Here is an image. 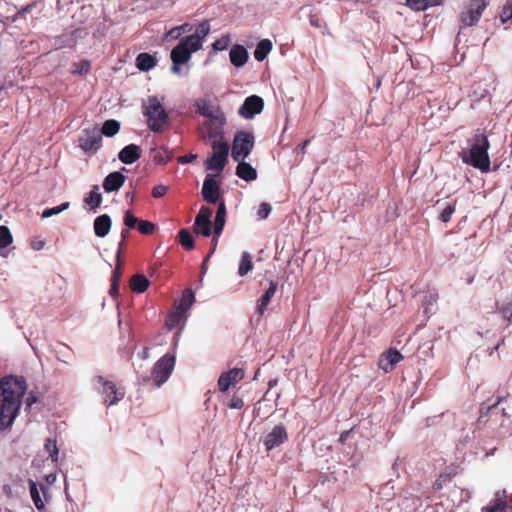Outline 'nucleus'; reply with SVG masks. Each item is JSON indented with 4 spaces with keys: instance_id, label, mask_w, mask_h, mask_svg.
Here are the masks:
<instances>
[{
    "instance_id": "1",
    "label": "nucleus",
    "mask_w": 512,
    "mask_h": 512,
    "mask_svg": "<svg viewBox=\"0 0 512 512\" xmlns=\"http://www.w3.org/2000/svg\"><path fill=\"white\" fill-rule=\"evenodd\" d=\"M26 390L27 383L24 376L8 375L0 380V397L2 398L0 428L2 430L12 427L19 414Z\"/></svg>"
},
{
    "instance_id": "2",
    "label": "nucleus",
    "mask_w": 512,
    "mask_h": 512,
    "mask_svg": "<svg viewBox=\"0 0 512 512\" xmlns=\"http://www.w3.org/2000/svg\"><path fill=\"white\" fill-rule=\"evenodd\" d=\"M469 149L460 152L463 163L480 170L483 173L490 171V157L488 150L490 142L487 135L476 133L468 140Z\"/></svg>"
},
{
    "instance_id": "3",
    "label": "nucleus",
    "mask_w": 512,
    "mask_h": 512,
    "mask_svg": "<svg viewBox=\"0 0 512 512\" xmlns=\"http://www.w3.org/2000/svg\"><path fill=\"white\" fill-rule=\"evenodd\" d=\"M143 114L151 131L158 133L168 123L169 117L156 96H150L148 103L143 105Z\"/></svg>"
},
{
    "instance_id": "4",
    "label": "nucleus",
    "mask_w": 512,
    "mask_h": 512,
    "mask_svg": "<svg viewBox=\"0 0 512 512\" xmlns=\"http://www.w3.org/2000/svg\"><path fill=\"white\" fill-rule=\"evenodd\" d=\"M176 364L175 353H166L160 357L152 368V378L157 387H161L170 378Z\"/></svg>"
},
{
    "instance_id": "5",
    "label": "nucleus",
    "mask_w": 512,
    "mask_h": 512,
    "mask_svg": "<svg viewBox=\"0 0 512 512\" xmlns=\"http://www.w3.org/2000/svg\"><path fill=\"white\" fill-rule=\"evenodd\" d=\"M254 134L248 131H237L232 142L231 156L233 160H245L253 150Z\"/></svg>"
},
{
    "instance_id": "6",
    "label": "nucleus",
    "mask_w": 512,
    "mask_h": 512,
    "mask_svg": "<svg viewBox=\"0 0 512 512\" xmlns=\"http://www.w3.org/2000/svg\"><path fill=\"white\" fill-rule=\"evenodd\" d=\"M78 147L87 155L96 154L102 147V137L99 128H84L78 138Z\"/></svg>"
},
{
    "instance_id": "7",
    "label": "nucleus",
    "mask_w": 512,
    "mask_h": 512,
    "mask_svg": "<svg viewBox=\"0 0 512 512\" xmlns=\"http://www.w3.org/2000/svg\"><path fill=\"white\" fill-rule=\"evenodd\" d=\"M488 2L486 0H469L467 5L459 14V20L464 27L475 26L484 10L487 8Z\"/></svg>"
},
{
    "instance_id": "8",
    "label": "nucleus",
    "mask_w": 512,
    "mask_h": 512,
    "mask_svg": "<svg viewBox=\"0 0 512 512\" xmlns=\"http://www.w3.org/2000/svg\"><path fill=\"white\" fill-rule=\"evenodd\" d=\"M214 152L206 159V170L223 171L229 155V144L227 142L211 143Z\"/></svg>"
},
{
    "instance_id": "9",
    "label": "nucleus",
    "mask_w": 512,
    "mask_h": 512,
    "mask_svg": "<svg viewBox=\"0 0 512 512\" xmlns=\"http://www.w3.org/2000/svg\"><path fill=\"white\" fill-rule=\"evenodd\" d=\"M266 452L279 448L288 441V432L284 424L275 425L261 439Z\"/></svg>"
},
{
    "instance_id": "10",
    "label": "nucleus",
    "mask_w": 512,
    "mask_h": 512,
    "mask_svg": "<svg viewBox=\"0 0 512 512\" xmlns=\"http://www.w3.org/2000/svg\"><path fill=\"white\" fill-rule=\"evenodd\" d=\"M93 383L98 391L103 395L104 403L107 406L115 405L123 398L122 394H118L114 383L106 380L104 377L95 376L93 378Z\"/></svg>"
},
{
    "instance_id": "11",
    "label": "nucleus",
    "mask_w": 512,
    "mask_h": 512,
    "mask_svg": "<svg viewBox=\"0 0 512 512\" xmlns=\"http://www.w3.org/2000/svg\"><path fill=\"white\" fill-rule=\"evenodd\" d=\"M226 116L217 115L215 120H206L204 127L206 129V135L204 138L209 139L211 143H221L224 138L225 132L224 127L226 125Z\"/></svg>"
},
{
    "instance_id": "12",
    "label": "nucleus",
    "mask_w": 512,
    "mask_h": 512,
    "mask_svg": "<svg viewBox=\"0 0 512 512\" xmlns=\"http://www.w3.org/2000/svg\"><path fill=\"white\" fill-rule=\"evenodd\" d=\"M264 109V100L258 95H250L245 98L244 102L238 109V114L246 120L253 119Z\"/></svg>"
},
{
    "instance_id": "13",
    "label": "nucleus",
    "mask_w": 512,
    "mask_h": 512,
    "mask_svg": "<svg viewBox=\"0 0 512 512\" xmlns=\"http://www.w3.org/2000/svg\"><path fill=\"white\" fill-rule=\"evenodd\" d=\"M204 201L209 204H216L220 199V182L212 174H207L201 190Z\"/></svg>"
},
{
    "instance_id": "14",
    "label": "nucleus",
    "mask_w": 512,
    "mask_h": 512,
    "mask_svg": "<svg viewBox=\"0 0 512 512\" xmlns=\"http://www.w3.org/2000/svg\"><path fill=\"white\" fill-rule=\"evenodd\" d=\"M189 41L190 38H180L178 44L171 50V60L180 61L181 63L186 64L191 59L192 54L197 52L198 49L194 48Z\"/></svg>"
},
{
    "instance_id": "15",
    "label": "nucleus",
    "mask_w": 512,
    "mask_h": 512,
    "mask_svg": "<svg viewBox=\"0 0 512 512\" xmlns=\"http://www.w3.org/2000/svg\"><path fill=\"white\" fill-rule=\"evenodd\" d=\"M194 106L196 107L197 113L207 118V120H215L217 115H225L221 107L218 104L213 103L208 98H199L195 101Z\"/></svg>"
},
{
    "instance_id": "16",
    "label": "nucleus",
    "mask_w": 512,
    "mask_h": 512,
    "mask_svg": "<svg viewBox=\"0 0 512 512\" xmlns=\"http://www.w3.org/2000/svg\"><path fill=\"white\" fill-rule=\"evenodd\" d=\"M245 376V372L243 368H232L226 372L221 373L218 379V389L221 392H225L229 389V387L239 381H241Z\"/></svg>"
},
{
    "instance_id": "17",
    "label": "nucleus",
    "mask_w": 512,
    "mask_h": 512,
    "mask_svg": "<svg viewBox=\"0 0 512 512\" xmlns=\"http://www.w3.org/2000/svg\"><path fill=\"white\" fill-rule=\"evenodd\" d=\"M122 171H126V168L123 167L120 171L111 172L104 178L102 187L106 193L116 192L124 185L126 176Z\"/></svg>"
},
{
    "instance_id": "18",
    "label": "nucleus",
    "mask_w": 512,
    "mask_h": 512,
    "mask_svg": "<svg viewBox=\"0 0 512 512\" xmlns=\"http://www.w3.org/2000/svg\"><path fill=\"white\" fill-rule=\"evenodd\" d=\"M142 149L137 144H128L118 153V159L125 165H130L140 159Z\"/></svg>"
},
{
    "instance_id": "19",
    "label": "nucleus",
    "mask_w": 512,
    "mask_h": 512,
    "mask_svg": "<svg viewBox=\"0 0 512 512\" xmlns=\"http://www.w3.org/2000/svg\"><path fill=\"white\" fill-rule=\"evenodd\" d=\"M85 35H87V32L84 29L75 28L59 35L57 42L61 47L72 48L77 44V41Z\"/></svg>"
},
{
    "instance_id": "20",
    "label": "nucleus",
    "mask_w": 512,
    "mask_h": 512,
    "mask_svg": "<svg viewBox=\"0 0 512 512\" xmlns=\"http://www.w3.org/2000/svg\"><path fill=\"white\" fill-rule=\"evenodd\" d=\"M505 400H506V397L498 396L497 401L495 403L487 405V406L485 404H482V406L480 408V414H481L480 418L494 417L495 418L494 421H497L499 414L501 417H506L507 413H506L505 408H499V404H501Z\"/></svg>"
},
{
    "instance_id": "21",
    "label": "nucleus",
    "mask_w": 512,
    "mask_h": 512,
    "mask_svg": "<svg viewBox=\"0 0 512 512\" xmlns=\"http://www.w3.org/2000/svg\"><path fill=\"white\" fill-rule=\"evenodd\" d=\"M210 24L208 21L201 22L195 29V32L191 35L184 36V38H190V43L194 48L200 50L203 46V40L210 33Z\"/></svg>"
},
{
    "instance_id": "22",
    "label": "nucleus",
    "mask_w": 512,
    "mask_h": 512,
    "mask_svg": "<svg viewBox=\"0 0 512 512\" xmlns=\"http://www.w3.org/2000/svg\"><path fill=\"white\" fill-rule=\"evenodd\" d=\"M229 59L234 67L241 68L247 63L249 54L243 45L235 44L230 49Z\"/></svg>"
},
{
    "instance_id": "23",
    "label": "nucleus",
    "mask_w": 512,
    "mask_h": 512,
    "mask_svg": "<svg viewBox=\"0 0 512 512\" xmlns=\"http://www.w3.org/2000/svg\"><path fill=\"white\" fill-rule=\"evenodd\" d=\"M28 485H29L30 496L34 503V506L36 507V509L39 512H42L45 508V503L41 499L40 490L42 491L43 495L46 496V493L48 492V487H46L42 484L39 487L37 482L32 479H28Z\"/></svg>"
},
{
    "instance_id": "24",
    "label": "nucleus",
    "mask_w": 512,
    "mask_h": 512,
    "mask_svg": "<svg viewBox=\"0 0 512 512\" xmlns=\"http://www.w3.org/2000/svg\"><path fill=\"white\" fill-rule=\"evenodd\" d=\"M237 162V167L235 170V174L240 179L246 182H252L257 179V170L245 160H234Z\"/></svg>"
},
{
    "instance_id": "25",
    "label": "nucleus",
    "mask_w": 512,
    "mask_h": 512,
    "mask_svg": "<svg viewBox=\"0 0 512 512\" xmlns=\"http://www.w3.org/2000/svg\"><path fill=\"white\" fill-rule=\"evenodd\" d=\"M112 227V219L108 214L97 216L93 222L94 233L99 238L106 237Z\"/></svg>"
},
{
    "instance_id": "26",
    "label": "nucleus",
    "mask_w": 512,
    "mask_h": 512,
    "mask_svg": "<svg viewBox=\"0 0 512 512\" xmlns=\"http://www.w3.org/2000/svg\"><path fill=\"white\" fill-rule=\"evenodd\" d=\"M277 287H278V283L274 280H271L269 282V287L265 290L264 294L258 300L257 313L260 316H262L264 314V311L266 310V307L270 303L271 298L274 296V294L277 290Z\"/></svg>"
},
{
    "instance_id": "27",
    "label": "nucleus",
    "mask_w": 512,
    "mask_h": 512,
    "mask_svg": "<svg viewBox=\"0 0 512 512\" xmlns=\"http://www.w3.org/2000/svg\"><path fill=\"white\" fill-rule=\"evenodd\" d=\"M135 64L140 71L148 72L156 66L157 59L147 52H142L137 55Z\"/></svg>"
},
{
    "instance_id": "28",
    "label": "nucleus",
    "mask_w": 512,
    "mask_h": 512,
    "mask_svg": "<svg viewBox=\"0 0 512 512\" xmlns=\"http://www.w3.org/2000/svg\"><path fill=\"white\" fill-rule=\"evenodd\" d=\"M194 301H195V292L191 288H186L182 292V295H181L178 303L176 304L175 308L185 314L191 308Z\"/></svg>"
},
{
    "instance_id": "29",
    "label": "nucleus",
    "mask_w": 512,
    "mask_h": 512,
    "mask_svg": "<svg viewBox=\"0 0 512 512\" xmlns=\"http://www.w3.org/2000/svg\"><path fill=\"white\" fill-rule=\"evenodd\" d=\"M272 47H273V44H272L271 40H269V39L260 40L257 43L255 50L253 52L254 58L258 62L264 61L267 58L268 54L271 52Z\"/></svg>"
},
{
    "instance_id": "30",
    "label": "nucleus",
    "mask_w": 512,
    "mask_h": 512,
    "mask_svg": "<svg viewBox=\"0 0 512 512\" xmlns=\"http://www.w3.org/2000/svg\"><path fill=\"white\" fill-rule=\"evenodd\" d=\"M102 195L99 192V185H94L92 190L84 197V203L89 206L91 211L96 212L97 208L101 205Z\"/></svg>"
},
{
    "instance_id": "31",
    "label": "nucleus",
    "mask_w": 512,
    "mask_h": 512,
    "mask_svg": "<svg viewBox=\"0 0 512 512\" xmlns=\"http://www.w3.org/2000/svg\"><path fill=\"white\" fill-rule=\"evenodd\" d=\"M150 282L144 274H135L130 280V288L135 293H143L149 287Z\"/></svg>"
},
{
    "instance_id": "32",
    "label": "nucleus",
    "mask_w": 512,
    "mask_h": 512,
    "mask_svg": "<svg viewBox=\"0 0 512 512\" xmlns=\"http://www.w3.org/2000/svg\"><path fill=\"white\" fill-rule=\"evenodd\" d=\"M442 3L443 0H406V5L414 11H425Z\"/></svg>"
},
{
    "instance_id": "33",
    "label": "nucleus",
    "mask_w": 512,
    "mask_h": 512,
    "mask_svg": "<svg viewBox=\"0 0 512 512\" xmlns=\"http://www.w3.org/2000/svg\"><path fill=\"white\" fill-rule=\"evenodd\" d=\"M120 126L121 125L118 120L108 119L102 124L101 129H99V133H101V137H113L119 132Z\"/></svg>"
},
{
    "instance_id": "34",
    "label": "nucleus",
    "mask_w": 512,
    "mask_h": 512,
    "mask_svg": "<svg viewBox=\"0 0 512 512\" xmlns=\"http://www.w3.org/2000/svg\"><path fill=\"white\" fill-rule=\"evenodd\" d=\"M178 240L180 245L186 250H192L195 247V241L189 229L183 228L178 232Z\"/></svg>"
},
{
    "instance_id": "35",
    "label": "nucleus",
    "mask_w": 512,
    "mask_h": 512,
    "mask_svg": "<svg viewBox=\"0 0 512 512\" xmlns=\"http://www.w3.org/2000/svg\"><path fill=\"white\" fill-rule=\"evenodd\" d=\"M508 504L506 500L500 497V492L496 493L495 499L491 502V504L485 508L483 511L485 512H505L508 509Z\"/></svg>"
},
{
    "instance_id": "36",
    "label": "nucleus",
    "mask_w": 512,
    "mask_h": 512,
    "mask_svg": "<svg viewBox=\"0 0 512 512\" xmlns=\"http://www.w3.org/2000/svg\"><path fill=\"white\" fill-rule=\"evenodd\" d=\"M55 357L58 361L69 364L72 358V349L63 343H60L55 349Z\"/></svg>"
},
{
    "instance_id": "37",
    "label": "nucleus",
    "mask_w": 512,
    "mask_h": 512,
    "mask_svg": "<svg viewBox=\"0 0 512 512\" xmlns=\"http://www.w3.org/2000/svg\"><path fill=\"white\" fill-rule=\"evenodd\" d=\"M253 270L252 257L248 252H243L241 255V261L238 268L239 276L243 277Z\"/></svg>"
},
{
    "instance_id": "38",
    "label": "nucleus",
    "mask_w": 512,
    "mask_h": 512,
    "mask_svg": "<svg viewBox=\"0 0 512 512\" xmlns=\"http://www.w3.org/2000/svg\"><path fill=\"white\" fill-rule=\"evenodd\" d=\"M183 316L184 313L176 308L173 312L169 313L165 320V327L167 330L172 331L174 328H176L180 324Z\"/></svg>"
},
{
    "instance_id": "39",
    "label": "nucleus",
    "mask_w": 512,
    "mask_h": 512,
    "mask_svg": "<svg viewBox=\"0 0 512 512\" xmlns=\"http://www.w3.org/2000/svg\"><path fill=\"white\" fill-rule=\"evenodd\" d=\"M44 448H45V451L48 453L51 461L53 463H56L59 459V449H58L56 440L51 439V438L46 439Z\"/></svg>"
},
{
    "instance_id": "40",
    "label": "nucleus",
    "mask_w": 512,
    "mask_h": 512,
    "mask_svg": "<svg viewBox=\"0 0 512 512\" xmlns=\"http://www.w3.org/2000/svg\"><path fill=\"white\" fill-rule=\"evenodd\" d=\"M91 70V62L87 59H82L78 62L73 63L72 73L81 76L87 75Z\"/></svg>"
},
{
    "instance_id": "41",
    "label": "nucleus",
    "mask_w": 512,
    "mask_h": 512,
    "mask_svg": "<svg viewBox=\"0 0 512 512\" xmlns=\"http://www.w3.org/2000/svg\"><path fill=\"white\" fill-rule=\"evenodd\" d=\"M195 233L204 237H210L213 233V226L211 221L206 222H195L194 221Z\"/></svg>"
},
{
    "instance_id": "42",
    "label": "nucleus",
    "mask_w": 512,
    "mask_h": 512,
    "mask_svg": "<svg viewBox=\"0 0 512 512\" xmlns=\"http://www.w3.org/2000/svg\"><path fill=\"white\" fill-rule=\"evenodd\" d=\"M70 207V202H63L61 203L60 205L58 206H54V207H51V208H46L42 214H41V217L43 219L45 218H49V217H52L54 215H58L60 214L61 212L67 210L68 208Z\"/></svg>"
},
{
    "instance_id": "43",
    "label": "nucleus",
    "mask_w": 512,
    "mask_h": 512,
    "mask_svg": "<svg viewBox=\"0 0 512 512\" xmlns=\"http://www.w3.org/2000/svg\"><path fill=\"white\" fill-rule=\"evenodd\" d=\"M173 158V154L166 148H163L161 151L157 152L154 156V162L159 165H166Z\"/></svg>"
},
{
    "instance_id": "44",
    "label": "nucleus",
    "mask_w": 512,
    "mask_h": 512,
    "mask_svg": "<svg viewBox=\"0 0 512 512\" xmlns=\"http://www.w3.org/2000/svg\"><path fill=\"white\" fill-rule=\"evenodd\" d=\"M12 241L13 238L9 228L5 225H0V248L8 247Z\"/></svg>"
},
{
    "instance_id": "45",
    "label": "nucleus",
    "mask_w": 512,
    "mask_h": 512,
    "mask_svg": "<svg viewBox=\"0 0 512 512\" xmlns=\"http://www.w3.org/2000/svg\"><path fill=\"white\" fill-rule=\"evenodd\" d=\"M436 301H437V296L435 294H433V293L425 294L423 301H422V306H423L424 313L426 315H428L429 313H432V310H433L434 305L436 304Z\"/></svg>"
},
{
    "instance_id": "46",
    "label": "nucleus",
    "mask_w": 512,
    "mask_h": 512,
    "mask_svg": "<svg viewBox=\"0 0 512 512\" xmlns=\"http://www.w3.org/2000/svg\"><path fill=\"white\" fill-rule=\"evenodd\" d=\"M230 42H231L230 35L229 34L223 35L221 38L217 39L212 44V50L214 52L224 51L228 48Z\"/></svg>"
},
{
    "instance_id": "47",
    "label": "nucleus",
    "mask_w": 512,
    "mask_h": 512,
    "mask_svg": "<svg viewBox=\"0 0 512 512\" xmlns=\"http://www.w3.org/2000/svg\"><path fill=\"white\" fill-rule=\"evenodd\" d=\"M226 223V217L219 215H215L214 223H213V234L217 237H220L222 234Z\"/></svg>"
},
{
    "instance_id": "48",
    "label": "nucleus",
    "mask_w": 512,
    "mask_h": 512,
    "mask_svg": "<svg viewBox=\"0 0 512 512\" xmlns=\"http://www.w3.org/2000/svg\"><path fill=\"white\" fill-rule=\"evenodd\" d=\"M213 210L209 206H202L195 217V222L211 221Z\"/></svg>"
},
{
    "instance_id": "49",
    "label": "nucleus",
    "mask_w": 512,
    "mask_h": 512,
    "mask_svg": "<svg viewBox=\"0 0 512 512\" xmlns=\"http://www.w3.org/2000/svg\"><path fill=\"white\" fill-rule=\"evenodd\" d=\"M511 19H512V0H506L504 6L502 7L501 13H500V20L504 24V23H507Z\"/></svg>"
},
{
    "instance_id": "50",
    "label": "nucleus",
    "mask_w": 512,
    "mask_h": 512,
    "mask_svg": "<svg viewBox=\"0 0 512 512\" xmlns=\"http://www.w3.org/2000/svg\"><path fill=\"white\" fill-rule=\"evenodd\" d=\"M156 226L154 223L148 220H141L137 224L138 231L143 235L152 234L155 230Z\"/></svg>"
},
{
    "instance_id": "51",
    "label": "nucleus",
    "mask_w": 512,
    "mask_h": 512,
    "mask_svg": "<svg viewBox=\"0 0 512 512\" xmlns=\"http://www.w3.org/2000/svg\"><path fill=\"white\" fill-rule=\"evenodd\" d=\"M402 358H403L402 354L396 349H389L386 352V360L391 365V367H393L394 365L399 363Z\"/></svg>"
},
{
    "instance_id": "52",
    "label": "nucleus",
    "mask_w": 512,
    "mask_h": 512,
    "mask_svg": "<svg viewBox=\"0 0 512 512\" xmlns=\"http://www.w3.org/2000/svg\"><path fill=\"white\" fill-rule=\"evenodd\" d=\"M123 222L128 229H134L138 224L139 220L137 217L134 216V214L130 210H127L124 213Z\"/></svg>"
},
{
    "instance_id": "53",
    "label": "nucleus",
    "mask_w": 512,
    "mask_h": 512,
    "mask_svg": "<svg viewBox=\"0 0 512 512\" xmlns=\"http://www.w3.org/2000/svg\"><path fill=\"white\" fill-rule=\"evenodd\" d=\"M455 212V205L454 204H446V206L442 209L440 215H439V219L443 222V223H447L448 221H450L451 219V216L452 214Z\"/></svg>"
},
{
    "instance_id": "54",
    "label": "nucleus",
    "mask_w": 512,
    "mask_h": 512,
    "mask_svg": "<svg viewBox=\"0 0 512 512\" xmlns=\"http://www.w3.org/2000/svg\"><path fill=\"white\" fill-rule=\"evenodd\" d=\"M272 207L268 202H262L259 205L257 215L260 220H265L268 218L269 214L271 213Z\"/></svg>"
},
{
    "instance_id": "55",
    "label": "nucleus",
    "mask_w": 512,
    "mask_h": 512,
    "mask_svg": "<svg viewBox=\"0 0 512 512\" xmlns=\"http://www.w3.org/2000/svg\"><path fill=\"white\" fill-rule=\"evenodd\" d=\"M183 330H184V324L181 325L179 327V329L174 332L173 338H172V351L170 353L176 354Z\"/></svg>"
},
{
    "instance_id": "56",
    "label": "nucleus",
    "mask_w": 512,
    "mask_h": 512,
    "mask_svg": "<svg viewBox=\"0 0 512 512\" xmlns=\"http://www.w3.org/2000/svg\"><path fill=\"white\" fill-rule=\"evenodd\" d=\"M122 276V264L121 261L116 260L115 268L112 271L111 282L120 283Z\"/></svg>"
},
{
    "instance_id": "57",
    "label": "nucleus",
    "mask_w": 512,
    "mask_h": 512,
    "mask_svg": "<svg viewBox=\"0 0 512 512\" xmlns=\"http://www.w3.org/2000/svg\"><path fill=\"white\" fill-rule=\"evenodd\" d=\"M228 406L231 409H241L244 406V401L241 397L234 394L230 399Z\"/></svg>"
},
{
    "instance_id": "58",
    "label": "nucleus",
    "mask_w": 512,
    "mask_h": 512,
    "mask_svg": "<svg viewBox=\"0 0 512 512\" xmlns=\"http://www.w3.org/2000/svg\"><path fill=\"white\" fill-rule=\"evenodd\" d=\"M168 191L167 186L159 184L153 187L152 189V195L154 198H161L163 197Z\"/></svg>"
},
{
    "instance_id": "59",
    "label": "nucleus",
    "mask_w": 512,
    "mask_h": 512,
    "mask_svg": "<svg viewBox=\"0 0 512 512\" xmlns=\"http://www.w3.org/2000/svg\"><path fill=\"white\" fill-rule=\"evenodd\" d=\"M182 65H184V64L181 63L180 61L172 60V67H171L172 73L177 74L179 76H186L188 74V69L184 73H182V68H181Z\"/></svg>"
},
{
    "instance_id": "60",
    "label": "nucleus",
    "mask_w": 512,
    "mask_h": 512,
    "mask_svg": "<svg viewBox=\"0 0 512 512\" xmlns=\"http://www.w3.org/2000/svg\"><path fill=\"white\" fill-rule=\"evenodd\" d=\"M192 30V25L189 24V23H184L180 26H176L174 28H172L169 32H168V35H173V32H176V31H179L180 34L181 33H185V32H189Z\"/></svg>"
},
{
    "instance_id": "61",
    "label": "nucleus",
    "mask_w": 512,
    "mask_h": 512,
    "mask_svg": "<svg viewBox=\"0 0 512 512\" xmlns=\"http://www.w3.org/2000/svg\"><path fill=\"white\" fill-rule=\"evenodd\" d=\"M196 158H197L196 154L188 153V154H185L183 156H180L178 158V162L180 164H189V163L193 162L194 160H196Z\"/></svg>"
},
{
    "instance_id": "62",
    "label": "nucleus",
    "mask_w": 512,
    "mask_h": 512,
    "mask_svg": "<svg viewBox=\"0 0 512 512\" xmlns=\"http://www.w3.org/2000/svg\"><path fill=\"white\" fill-rule=\"evenodd\" d=\"M449 480V477L448 475H445V474H441L438 479H436V481L434 482L433 484V488L435 490H441L443 488V483L445 481Z\"/></svg>"
},
{
    "instance_id": "63",
    "label": "nucleus",
    "mask_w": 512,
    "mask_h": 512,
    "mask_svg": "<svg viewBox=\"0 0 512 512\" xmlns=\"http://www.w3.org/2000/svg\"><path fill=\"white\" fill-rule=\"evenodd\" d=\"M309 23L315 28H320L322 26V21L316 14L309 15Z\"/></svg>"
},
{
    "instance_id": "64",
    "label": "nucleus",
    "mask_w": 512,
    "mask_h": 512,
    "mask_svg": "<svg viewBox=\"0 0 512 512\" xmlns=\"http://www.w3.org/2000/svg\"><path fill=\"white\" fill-rule=\"evenodd\" d=\"M37 401H38L37 396L33 392H30L25 399L26 408H30Z\"/></svg>"
}]
</instances>
